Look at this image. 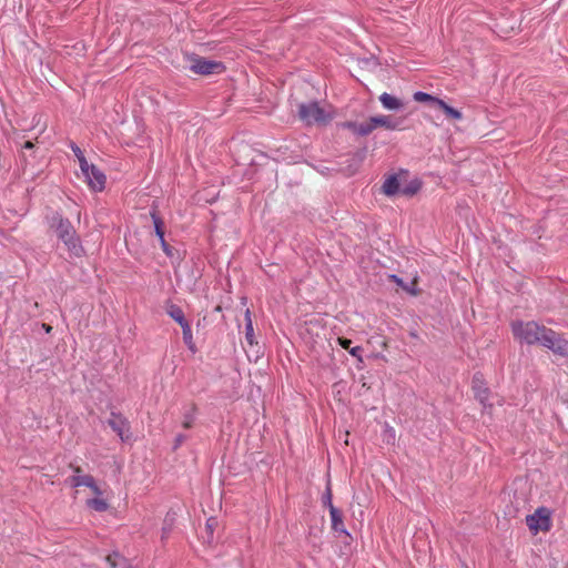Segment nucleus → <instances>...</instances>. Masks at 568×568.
<instances>
[{"mask_svg": "<svg viewBox=\"0 0 568 568\" xmlns=\"http://www.w3.org/2000/svg\"><path fill=\"white\" fill-rule=\"evenodd\" d=\"M526 524L534 532L548 531L551 527L550 515L547 508H538L532 515L526 517Z\"/></svg>", "mask_w": 568, "mask_h": 568, "instance_id": "obj_5", "label": "nucleus"}, {"mask_svg": "<svg viewBox=\"0 0 568 568\" xmlns=\"http://www.w3.org/2000/svg\"><path fill=\"white\" fill-rule=\"evenodd\" d=\"M379 101L387 110H399L404 106V103L398 98L386 92L381 94Z\"/></svg>", "mask_w": 568, "mask_h": 568, "instance_id": "obj_16", "label": "nucleus"}, {"mask_svg": "<svg viewBox=\"0 0 568 568\" xmlns=\"http://www.w3.org/2000/svg\"><path fill=\"white\" fill-rule=\"evenodd\" d=\"M152 217H153V223H154V229H155V233L161 242V245H162V248L163 251L168 254V255H171L172 252L171 250L169 248V245L166 244L165 240H164V230H163V223L162 221L155 215V214H152Z\"/></svg>", "mask_w": 568, "mask_h": 568, "instance_id": "obj_19", "label": "nucleus"}, {"mask_svg": "<svg viewBox=\"0 0 568 568\" xmlns=\"http://www.w3.org/2000/svg\"><path fill=\"white\" fill-rule=\"evenodd\" d=\"M322 503L324 506L328 507V510H331V506H334L332 503V489L329 483L327 484L325 493L323 494Z\"/></svg>", "mask_w": 568, "mask_h": 568, "instance_id": "obj_28", "label": "nucleus"}, {"mask_svg": "<svg viewBox=\"0 0 568 568\" xmlns=\"http://www.w3.org/2000/svg\"><path fill=\"white\" fill-rule=\"evenodd\" d=\"M511 329L515 338L528 345L539 344L544 346V338H548V336L551 334V328H548L544 325H539L534 321L513 322Z\"/></svg>", "mask_w": 568, "mask_h": 568, "instance_id": "obj_2", "label": "nucleus"}, {"mask_svg": "<svg viewBox=\"0 0 568 568\" xmlns=\"http://www.w3.org/2000/svg\"><path fill=\"white\" fill-rule=\"evenodd\" d=\"M473 389L475 390V396L483 405H486L488 399V389L484 387L481 377L476 374L473 377Z\"/></svg>", "mask_w": 568, "mask_h": 568, "instance_id": "obj_13", "label": "nucleus"}, {"mask_svg": "<svg viewBox=\"0 0 568 568\" xmlns=\"http://www.w3.org/2000/svg\"><path fill=\"white\" fill-rule=\"evenodd\" d=\"M383 192L388 195H395L397 193H400V184L396 175L388 176L382 186Z\"/></svg>", "mask_w": 568, "mask_h": 568, "instance_id": "obj_17", "label": "nucleus"}, {"mask_svg": "<svg viewBox=\"0 0 568 568\" xmlns=\"http://www.w3.org/2000/svg\"><path fill=\"white\" fill-rule=\"evenodd\" d=\"M180 326L182 327L183 342L186 345L189 352L192 355L197 353V346L194 341L192 327L187 322L184 321L183 316L180 315Z\"/></svg>", "mask_w": 568, "mask_h": 568, "instance_id": "obj_10", "label": "nucleus"}, {"mask_svg": "<svg viewBox=\"0 0 568 568\" xmlns=\"http://www.w3.org/2000/svg\"><path fill=\"white\" fill-rule=\"evenodd\" d=\"M338 343L344 349L348 351L351 348L352 341L344 337H339Z\"/></svg>", "mask_w": 568, "mask_h": 568, "instance_id": "obj_29", "label": "nucleus"}, {"mask_svg": "<svg viewBox=\"0 0 568 568\" xmlns=\"http://www.w3.org/2000/svg\"><path fill=\"white\" fill-rule=\"evenodd\" d=\"M345 126L352 130L355 134L365 136L372 133L376 128L375 124L372 123V116L362 123L357 122H347L345 123Z\"/></svg>", "mask_w": 568, "mask_h": 568, "instance_id": "obj_11", "label": "nucleus"}, {"mask_svg": "<svg viewBox=\"0 0 568 568\" xmlns=\"http://www.w3.org/2000/svg\"><path fill=\"white\" fill-rule=\"evenodd\" d=\"M33 148V143L30 142V141H27L24 144H23V149H32Z\"/></svg>", "mask_w": 568, "mask_h": 568, "instance_id": "obj_32", "label": "nucleus"}, {"mask_svg": "<svg viewBox=\"0 0 568 568\" xmlns=\"http://www.w3.org/2000/svg\"><path fill=\"white\" fill-rule=\"evenodd\" d=\"M434 108H437L444 112L447 119L459 121L463 119V114L459 110L449 106L444 100L439 99L437 100Z\"/></svg>", "mask_w": 568, "mask_h": 568, "instance_id": "obj_14", "label": "nucleus"}, {"mask_svg": "<svg viewBox=\"0 0 568 568\" xmlns=\"http://www.w3.org/2000/svg\"><path fill=\"white\" fill-rule=\"evenodd\" d=\"M298 116L307 125L326 124L333 118L331 108L325 109L317 102L302 103L298 106Z\"/></svg>", "mask_w": 568, "mask_h": 568, "instance_id": "obj_3", "label": "nucleus"}, {"mask_svg": "<svg viewBox=\"0 0 568 568\" xmlns=\"http://www.w3.org/2000/svg\"><path fill=\"white\" fill-rule=\"evenodd\" d=\"M390 278L399 286H402L403 288H405L406 291H409L407 286L404 285V282L402 278H399L397 275H390Z\"/></svg>", "mask_w": 568, "mask_h": 568, "instance_id": "obj_31", "label": "nucleus"}, {"mask_svg": "<svg viewBox=\"0 0 568 568\" xmlns=\"http://www.w3.org/2000/svg\"><path fill=\"white\" fill-rule=\"evenodd\" d=\"M372 123L375 124V128L383 126L387 130H396L398 128V124L388 115L372 116Z\"/></svg>", "mask_w": 568, "mask_h": 568, "instance_id": "obj_20", "label": "nucleus"}, {"mask_svg": "<svg viewBox=\"0 0 568 568\" xmlns=\"http://www.w3.org/2000/svg\"><path fill=\"white\" fill-rule=\"evenodd\" d=\"M245 338L250 345L255 344V335L253 329V323L251 318V312L247 308L245 312Z\"/></svg>", "mask_w": 568, "mask_h": 568, "instance_id": "obj_21", "label": "nucleus"}, {"mask_svg": "<svg viewBox=\"0 0 568 568\" xmlns=\"http://www.w3.org/2000/svg\"><path fill=\"white\" fill-rule=\"evenodd\" d=\"M166 530H168L166 526H165V527H163V536H162V538H164V537H165V535H166Z\"/></svg>", "mask_w": 568, "mask_h": 568, "instance_id": "obj_34", "label": "nucleus"}, {"mask_svg": "<svg viewBox=\"0 0 568 568\" xmlns=\"http://www.w3.org/2000/svg\"><path fill=\"white\" fill-rule=\"evenodd\" d=\"M219 526V521L215 517H210L207 520H206V524H205V534L206 536H204V538L206 539V541L209 544L213 542V534H214V530L217 528Z\"/></svg>", "mask_w": 568, "mask_h": 568, "instance_id": "obj_22", "label": "nucleus"}, {"mask_svg": "<svg viewBox=\"0 0 568 568\" xmlns=\"http://www.w3.org/2000/svg\"><path fill=\"white\" fill-rule=\"evenodd\" d=\"M348 352H349V354H351L352 356H355V357L361 358L362 347H359V346L351 347V348L348 349Z\"/></svg>", "mask_w": 568, "mask_h": 568, "instance_id": "obj_30", "label": "nucleus"}, {"mask_svg": "<svg viewBox=\"0 0 568 568\" xmlns=\"http://www.w3.org/2000/svg\"><path fill=\"white\" fill-rule=\"evenodd\" d=\"M70 148L73 151L74 155L77 156L80 168L84 166L87 169L88 161H87L82 150L73 142L70 144Z\"/></svg>", "mask_w": 568, "mask_h": 568, "instance_id": "obj_26", "label": "nucleus"}, {"mask_svg": "<svg viewBox=\"0 0 568 568\" xmlns=\"http://www.w3.org/2000/svg\"><path fill=\"white\" fill-rule=\"evenodd\" d=\"M331 516V523H332V529L337 532H343L347 535V530L345 528L344 521H343V515L339 509H337L335 506H331L329 510Z\"/></svg>", "mask_w": 568, "mask_h": 568, "instance_id": "obj_12", "label": "nucleus"}, {"mask_svg": "<svg viewBox=\"0 0 568 568\" xmlns=\"http://www.w3.org/2000/svg\"><path fill=\"white\" fill-rule=\"evenodd\" d=\"M50 227L54 230L58 239L63 242L70 255L74 257H81L84 255L85 252L80 237L77 235L72 223L68 219L55 213L51 217Z\"/></svg>", "mask_w": 568, "mask_h": 568, "instance_id": "obj_1", "label": "nucleus"}, {"mask_svg": "<svg viewBox=\"0 0 568 568\" xmlns=\"http://www.w3.org/2000/svg\"><path fill=\"white\" fill-rule=\"evenodd\" d=\"M544 347L550 349L555 355L568 358V339L554 329L548 338H544Z\"/></svg>", "mask_w": 568, "mask_h": 568, "instance_id": "obj_7", "label": "nucleus"}, {"mask_svg": "<svg viewBox=\"0 0 568 568\" xmlns=\"http://www.w3.org/2000/svg\"><path fill=\"white\" fill-rule=\"evenodd\" d=\"M101 496L102 495H95V497L88 499L85 501L88 508L98 513L106 511L109 509V503Z\"/></svg>", "mask_w": 568, "mask_h": 568, "instance_id": "obj_18", "label": "nucleus"}, {"mask_svg": "<svg viewBox=\"0 0 568 568\" xmlns=\"http://www.w3.org/2000/svg\"><path fill=\"white\" fill-rule=\"evenodd\" d=\"M414 100L416 102H428L430 103V105L434 108L438 98L437 97H434L432 94H428L426 92H422V91H417L414 93L413 95Z\"/></svg>", "mask_w": 568, "mask_h": 568, "instance_id": "obj_23", "label": "nucleus"}, {"mask_svg": "<svg viewBox=\"0 0 568 568\" xmlns=\"http://www.w3.org/2000/svg\"><path fill=\"white\" fill-rule=\"evenodd\" d=\"M189 69L197 74L209 75L221 73L224 71V65L221 62L200 58L197 55H187Z\"/></svg>", "mask_w": 568, "mask_h": 568, "instance_id": "obj_4", "label": "nucleus"}, {"mask_svg": "<svg viewBox=\"0 0 568 568\" xmlns=\"http://www.w3.org/2000/svg\"><path fill=\"white\" fill-rule=\"evenodd\" d=\"M73 476L70 478L72 487L85 486L91 489L94 495H102V490L97 485L93 476L82 474V469L79 466L72 467Z\"/></svg>", "mask_w": 568, "mask_h": 568, "instance_id": "obj_8", "label": "nucleus"}, {"mask_svg": "<svg viewBox=\"0 0 568 568\" xmlns=\"http://www.w3.org/2000/svg\"><path fill=\"white\" fill-rule=\"evenodd\" d=\"M109 426L119 435L121 440H126L129 438V425L124 417L119 414L112 413L111 417L108 420Z\"/></svg>", "mask_w": 568, "mask_h": 568, "instance_id": "obj_9", "label": "nucleus"}, {"mask_svg": "<svg viewBox=\"0 0 568 568\" xmlns=\"http://www.w3.org/2000/svg\"><path fill=\"white\" fill-rule=\"evenodd\" d=\"M194 420L195 407L193 405H190L184 412L182 424L185 428H190L193 425Z\"/></svg>", "mask_w": 568, "mask_h": 568, "instance_id": "obj_24", "label": "nucleus"}, {"mask_svg": "<svg viewBox=\"0 0 568 568\" xmlns=\"http://www.w3.org/2000/svg\"><path fill=\"white\" fill-rule=\"evenodd\" d=\"M43 327H44L45 332H48V333L51 331V326L50 325H45L44 324Z\"/></svg>", "mask_w": 568, "mask_h": 568, "instance_id": "obj_33", "label": "nucleus"}, {"mask_svg": "<svg viewBox=\"0 0 568 568\" xmlns=\"http://www.w3.org/2000/svg\"><path fill=\"white\" fill-rule=\"evenodd\" d=\"M111 568H136L126 558L118 552H113L105 558Z\"/></svg>", "mask_w": 568, "mask_h": 568, "instance_id": "obj_15", "label": "nucleus"}, {"mask_svg": "<svg viewBox=\"0 0 568 568\" xmlns=\"http://www.w3.org/2000/svg\"><path fill=\"white\" fill-rule=\"evenodd\" d=\"M89 187L94 192H100L105 186V175L94 164L88 162L87 170L84 166L80 168Z\"/></svg>", "mask_w": 568, "mask_h": 568, "instance_id": "obj_6", "label": "nucleus"}, {"mask_svg": "<svg viewBox=\"0 0 568 568\" xmlns=\"http://www.w3.org/2000/svg\"><path fill=\"white\" fill-rule=\"evenodd\" d=\"M164 310L166 312V314L169 316H171L174 321H178V308L176 306L174 305L173 303V298L172 297H169L165 302H164Z\"/></svg>", "mask_w": 568, "mask_h": 568, "instance_id": "obj_27", "label": "nucleus"}, {"mask_svg": "<svg viewBox=\"0 0 568 568\" xmlns=\"http://www.w3.org/2000/svg\"><path fill=\"white\" fill-rule=\"evenodd\" d=\"M420 189V183L417 180L410 181L407 185L400 187V193L407 196H413Z\"/></svg>", "mask_w": 568, "mask_h": 568, "instance_id": "obj_25", "label": "nucleus"}]
</instances>
